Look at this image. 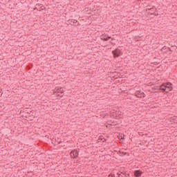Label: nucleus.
Instances as JSON below:
<instances>
[{"mask_svg":"<svg viewBox=\"0 0 177 177\" xmlns=\"http://www.w3.org/2000/svg\"><path fill=\"white\" fill-rule=\"evenodd\" d=\"M160 91H162V92H166V93H168V92H171L172 91V83L167 82L166 84H163L160 86Z\"/></svg>","mask_w":177,"mask_h":177,"instance_id":"1","label":"nucleus"},{"mask_svg":"<svg viewBox=\"0 0 177 177\" xmlns=\"http://www.w3.org/2000/svg\"><path fill=\"white\" fill-rule=\"evenodd\" d=\"M64 92V90L62 87H56L54 90V93L57 95V96H63V93Z\"/></svg>","mask_w":177,"mask_h":177,"instance_id":"2","label":"nucleus"},{"mask_svg":"<svg viewBox=\"0 0 177 177\" xmlns=\"http://www.w3.org/2000/svg\"><path fill=\"white\" fill-rule=\"evenodd\" d=\"M112 53L113 55V57H120V55H122V52L120 48H116L115 50L112 51Z\"/></svg>","mask_w":177,"mask_h":177,"instance_id":"3","label":"nucleus"},{"mask_svg":"<svg viewBox=\"0 0 177 177\" xmlns=\"http://www.w3.org/2000/svg\"><path fill=\"white\" fill-rule=\"evenodd\" d=\"M100 39L102 41H109V39H111V37L108 35H102L100 36Z\"/></svg>","mask_w":177,"mask_h":177,"instance_id":"4","label":"nucleus"},{"mask_svg":"<svg viewBox=\"0 0 177 177\" xmlns=\"http://www.w3.org/2000/svg\"><path fill=\"white\" fill-rule=\"evenodd\" d=\"M78 151L73 150L70 153V156L72 158H77L78 157Z\"/></svg>","mask_w":177,"mask_h":177,"instance_id":"5","label":"nucleus"},{"mask_svg":"<svg viewBox=\"0 0 177 177\" xmlns=\"http://www.w3.org/2000/svg\"><path fill=\"white\" fill-rule=\"evenodd\" d=\"M136 96H137V97H145L146 95H145V93L138 91L136 92Z\"/></svg>","mask_w":177,"mask_h":177,"instance_id":"6","label":"nucleus"},{"mask_svg":"<svg viewBox=\"0 0 177 177\" xmlns=\"http://www.w3.org/2000/svg\"><path fill=\"white\" fill-rule=\"evenodd\" d=\"M142 174H143V172H142V171H140V170H136L134 171V176L140 177V176H142Z\"/></svg>","mask_w":177,"mask_h":177,"instance_id":"7","label":"nucleus"},{"mask_svg":"<svg viewBox=\"0 0 177 177\" xmlns=\"http://www.w3.org/2000/svg\"><path fill=\"white\" fill-rule=\"evenodd\" d=\"M148 10H150L149 13H151V15H153V13H154L156 12V8L153 7V8H151L150 9H148Z\"/></svg>","mask_w":177,"mask_h":177,"instance_id":"8","label":"nucleus"},{"mask_svg":"<svg viewBox=\"0 0 177 177\" xmlns=\"http://www.w3.org/2000/svg\"><path fill=\"white\" fill-rule=\"evenodd\" d=\"M167 49H168V50H171V48H167L166 46H164V47L161 49V50H162V52H164L165 50H167Z\"/></svg>","mask_w":177,"mask_h":177,"instance_id":"9","label":"nucleus"},{"mask_svg":"<svg viewBox=\"0 0 177 177\" xmlns=\"http://www.w3.org/2000/svg\"><path fill=\"white\" fill-rule=\"evenodd\" d=\"M116 176H117V177H120V176H121V174L117 173V174H116Z\"/></svg>","mask_w":177,"mask_h":177,"instance_id":"10","label":"nucleus"},{"mask_svg":"<svg viewBox=\"0 0 177 177\" xmlns=\"http://www.w3.org/2000/svg\"><path fill=\"white\" fill-rule=\"evenodd\" d=\"M102 142H106V140H105V139H104V140H103Z\"/></svg>","mask_w":177,"mask_h":177,"instance_id":"11","label":"nucleus"}]
</instances>
